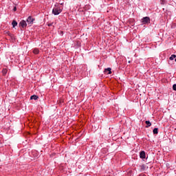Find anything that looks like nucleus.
I'll use <instances>...</instances> for the list:
<instances>
[{
  "label": "nucleus",
  "instance_id": "nucleus-11",
  "mask_svg": "<svg viewBox=\"0 0 176 176\" xmlns=\"http://www.w3.org/2000/svg\"><path fill=\"white\" fill-rule=\"evenodd\" d=\"M12 25L13 28H14V27H16L17 21H16L15 20H13L12 22Z\"/></svg>",
  "mask_w": 176,
  "mask_h": 176
},
{
  "label": "nucleus",
  "instance_id": "nucleus-4",
  "mask_svg": "<svg viewBox=\"0 0 176 176\" xmlns=\"http://www.w3.org/2000/svg\"><path fill=\"white\" fill-rule=\"evenodd\" d=\"M19 27H21L22 30H25L27 28V22L24 20L21 21Z\"/></svg>",
  "mask_w": 176,
  "mask_h": 176
},
{
  "label": "nucleus",
  "instance_id": "nucleus-10",
  "mask_svg": "<svg viewBox=\"0 0 176 176\" xmlns=\"http://www.w3.org/2000/svg\"><path fill=\"white\" fill-rule=\"evenodd\" d=\"M38 98H39V97L36 95H33L30 97V100H38Z\"/></svg>",
  "mask_w": 176,
  "mask_h": 176
},
{
  "label": "nucleus",
  "instance_id": "nucleus-15",
  "mask_svg": "<svg viewBox=\"0 0 176 176\" xmlns=\"http://www.w3.org/2000/svg\"><path fill=\"white\" fill-rule=\"evenodd\" d=\"M176 58L175 54H173V55H171V56H170L169 60H174V58Z\"/></svg>",
  "mask_w": 176,
  "mask_h": 176
},
{
  "label": "nucleus",
  "instance_id": "nucleus-6",
  "mask_svg": "<svg viewBox=\"0 0 176 176\" xmlns=\"http://www.w3.org/2000/svg\"><path fill=\"white\" fill-rule=\"evenodd\" d=\"M140 156L141 159H145L146 157V155L145 154V151H141L140 153Z\"/></svg>",
  "mask_w": 176,
  "mask_h": 176
},
{
  "label": "nucleus",
  "instance_id": "nucleus-3",
  "mask_svg": "<svg viewBox=\"0 0 176 176\" xmlns=\"http://www.w3.org/2000/svg\"><path fill=\"white\" fill-rule=\"evenodd\" d=\"M26 21L28 23V25H32V24H34V21H35V19L30 16L28 17Z\"/></svg>",
  "mask_w": 176,
  "mask_h": 176
},
{
  "label": "nucleus",
  "instance_id": "nucleus-12",
  "mask_svg": "<svg viewBox=\"0 0 176 176\" xmlns=\"http://www.w3.org/2000/svg\"><path fill=\"white\" fill-rule=\"evenodd\" d=\"M58 105H63L64 104V100L60 99L59 100H58Z\"/></svg>",
  "mask_w": 176,
  "mask_h": 176
},
{
  "label": "nucleus",
  "instance_id": "nucleus-19",
  "mask_svg": "<svg viewBox=\"0 0 176 176\" xmlns=\"http://www.w3.org/2000/svg\"><path fill=\"white\" fill-rule=\"evenodd\" d=\"M139 176H146V175L144 174V173H142L140 174Z\"/></svg>",
  "mask_w": 176,
  "mask_h": 176
},
{
  "label": "nucleus",
  "instance_id": "nucleus-7",
  "mask_svg": "<svg viewBox=\"0 0 176 176\" xmlns=\"http://www.w3.org/2000/svg\"><path fill=\"white\" fill-rule=\"evenodd\" d=\"M146 129H148L152 126V123H151L149 121H145Z\"/></svg>",
  "mask_w": 176,
  "mask_h": 176
},
{
  "label": "nucleus",
  "instance_id": "nucleus-2",
  "mask_svg": "<svg viewBox=\"0 0 176 176\" xmlns=\"http://www.w3.org/2000/svg\"><path fill=\"white\" fill-rule=\"evenodd\" d=\"M142 24H149L151 23V18L149 16L143 17L142 19Z\"/></svg>",
  "mask_w": 176,
  "mask_h": 176
},
{
  "label": "nucleus",
  "instance_id": "nucleus-5",
  "mask_svg": "<svg viewBox=\"0 0 176 176\" xmlns=\"http://www.w3.org/2000/svg\"><path fill=\"white\" fill-rule=\"evenodd\" d=\"M104 73L107 75H111L112 74V72L111 71V67H108L107 69H105L104 71Z\"/></svg>",
  "mask_w": 176,
  "mask_h": 176
},
{
  "label": "nucleus",
  "instance_id": "nucleus-18",
  "mask_svg": "<svg viewBox=\"0 0 176 176\" xmlns=\"http://www.w3.org/2000/svg\"><path fill=\"white\" fill-rule=\"evenodd\" d=\"M16 10H17V8L14 7V8H13V11H14V12H16Z\"/></svg>",
  "mask_w": 176,
  "mask_h": 176
},
{
  "label": "nucleus",
  "instance_id": "nucleus-1",
  "mask_svg": "<svg viewBox=\"0 0 176 176\" xmlns=\"http://www.w3.org/2000/svg\"><path fill=\"white\" fill-rule=\"evenodd\" d=\"M61 12H63V6L60 4H55L52 9V14H54V16H58Z\"/></svg>",
  "mask_w": 176,
  "mask_h": 176
},
{
  "label": "nucleus",
  "instance_id": "nucleus-13",
  "mask_svg": "<svg viewBox=\"0 0 176 176\" xmlns=\"http://www.w3.org/2000/svg\"><path fill=\"white\" fill-rule=\"evenodd\" d=\"M158 131H159V129L155 128V129H153V134H158V133H159Z\"/></svg>",
  "mask_w": 176,
  "mask_h": 176
},
{
  "label": "nucleus",
  "instance_id": "nucleus-20",
  "mask_svg": "<svg viewBox=\"0 0 176 176\" xmlns=\"http://www.w3.org/2000/svg\"><path fill=\"white\" fill-rule=\"evenodd\" d=\"M8 35H9L10 36H12V34H10H10H8Z\"/></svg>",
  "mask_w": 176,
  "mask_h": 176
},
{
  "label": "nucleus",
  "instance_id": "nucleus-16",
  "mask_svg": "<svg viewBox=\"0 0 176 176\" xmlns=\"http://www.w3.org/2000/svg\"><path fill=\"white\" fill-rule=\"evenodd\" d=\"M173 90H174L175 91H176V84H174L173 85Z\"/></svg>",
  "mask_w": 176,
  "mask_h": 176
},
{
  "label": "nucleus",
  "instance_id": "nucleus-21",
  "mask_svg": "<svg viewBox=\"0 0 176 176\" xmlns=\"http://www.w3.org/2000/svg\"><path fill=\"white\" fill-rule=\"evenodd\" d=\"M48 25H49V27H50V25H52V24H49Z\"/></svg>",
  "mask_w": 176,
  "mask_h": 176
},
{
  "label": "nucleus",
  "instance_id": "nucleus-14",
  "mask_svg": "<svg viewBox=\"0 0 176 176\" xmlns=\"http://www.w3.org/2000/svg\"><path fill=\"white\" fill-rule=\"evenodd\" d=\"M145 165H141L140 166V170L141 171H145Z\"/></svg>",
  "mask_w": 176,
  "mask_h": 176
},
{
  "label": "nucleus",
  "instance_id": "nucleus-17",
  "mask_svg": "<svg viewBox=\"0 0 176 176\" xmlns=\"http://www.w3.org/2000/svg\"><path fill=\"white\" fill-rule=\"evenodd\" d=\"M166 3V0H161V5H164Z\"/></svg>",
  "mask_w": 176,
  "mask_h": 176
},
{
  "label": "nucleus",
  "instance_id": "nucleus-8",
  "mask_svg": "<svg viewBox=\"0 0 176 176\" xmlns=\"http://www.w3.org/2000/svg\"><path fill=\"white\" fill-rule=\"evenodd\" d=\"M6 74H8V69H6V68L3 69H2L3 76H5L6 75Z\"/></svg>",
  "mask_w": 176,
  "mask_h": 176
},
{
  "label": "nucleus",
  "instance_id": "nucleus-22",
  "mask_svg": "<svg viewBox=\"0 0 176 176\" xmlns=\"http://www.w3.org/2000/svg\"><path fill=\"white\" fill-rule=\"evenodd\" d=\"M84 14H86V12H84Z\"/></svg>",
  "mask_w": 176,
  "mask_h": 176
},
{
  "label": "nucleus",
  "instance_id": "nucleus-9",
  "mask_svg": "<svg viewBox=\"0 0 176 176\" xmlns=\"http://www.w3.org/2000/svg\"><path fill=\"white\" fill-rule=\"evenodd\" d=\"M34 54H39V50L38 48H34L33 50Z\"/></svg>",
  "mask_w": 176,
  "mask_h": 176
}]
</instances>
